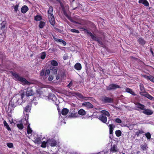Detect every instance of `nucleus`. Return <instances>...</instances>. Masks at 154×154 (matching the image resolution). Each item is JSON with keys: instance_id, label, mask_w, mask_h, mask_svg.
Segmentation results:
<instances>
[{"instance_id": "f8f14e48", "label": "nucleus", "mask_w": 154, "mask_h": 154, "mask_svg": "<svg viewBox=\"0 0 154 154\" xmlns=\"http://www.w3.org/2000/svg\"><path fill=\"white\" fill-rule=\"evenodd\" d=\"M140 94L141 95L144 96L150 100H152L153 98L152 96L146 93H143V92H141Z\"/></svg>"}, {"instance_id": "de8ad7c7", "label": "nucleus", "mask_w": 154, "mask_h": 154, "mask_svg": "<svg viewBox=\"0 0 154 154\" xmlns=\"http://www.w3.org/2000/svg\"><path fill=\"white\" fill-rule=\"evenodd\" d=\"M57 70L56 69H54L52 71L51 73L53 74H55L57 73Z\"/></svg>"}, {"instance_id": "2f4dec72", "label": "nucleus", "mask_w": 154, "mask_h": 154, "mask_svg": "<svg viewBox=\"0 0 154 154\" xmlns=\"http://www.w3.org/2000/svg\"><path fill=\"white\" fill-rule=\"evenodd\" d=\"M45 23L44 22L41 21L40 23L39 27L40 28H42L45 26Z\"/></svg>"}, {"instance_id": "423d86ee", "label": "nucleus", "mask_w": 154, "mask_h": 154, "mask_svg": "<svg viewBox=\"0 0 154 154\" xmlns=\"http://www.w3.org/2000/svg\"><path fill=\"white\" fill-rule=\"evenodd\" d=\"M34 94V93L31 88L29 87L27 88L26 93V96L28 97L33 95Z\"/></svg>"}, {"instance_id": "f3484780", "label": "nucleus", "mask_w": 154, "mask_h": 154, "mask_svg": "<svg viewBox=\"0 0 154 154\" xmlns=\"http://www.w3.org/2000/svg\"><path fill=\"white\" fill-rule=\"evenodd\" d=\"M109 133L110 134H112L113 130L115 127V126L113 124H110L109 125Z\"/></svg>"}, {"instance_id": "7c9ffc66", "label": "nucleus", "mask_w": 154, "mask_h": 154, "mask_svg": "<svg viewBox=\"0 0 154 154\" xmlns=\"http://www.w3.org/2000/svg\"><path fill=\"white\" fill-rule=\"evenodd\" d=\"M51 64L52 65L55 66H57L58 65V63L55 60H52L51 62Z\"/></svg>"}, {"instance_id": "79ce46f5", "label": "nucleus", "mask_w": 154, "mask_h": 154, "mask_svg": "<svg viewBox=\"0 0 154 154\" xmlns=\"http://www.w3.org/2000/svg\"><path fill=\"white\" fill-rule=\"evenodd\" d=\"M70 31L72 32L76 33H78L79 32V31L78 30H76V29H70Z\"/></svg>"}, {"instance_id": "c85d7f7f", "label": "nucleus", "mask_w": 154, "mask_h": 154, "mask_svg": "<svg viewBox=\"0 0 154 154\" xmlns=\"http://www.w3.org/2000/svg\"><path fill=\"white\" fill-rule=\"evenodd\" d=\"M101 112L102 114L107 116H110L109 113L108 111H106L103 110L101 111Z\"/></svg>"}, {"instance_id": "bf43d9fd", "label": "nucleus", "mask_w": 154, "mask_h": 154, "mask_svg": "<svg viewBox=\"0 0 154 154\" xmlns=\"http://www.w3.org/2000/svg\"><path fill=\"white\" fill-rule=\"evenodd\" d=\"M143 77L144 78H145V79H149V76H147V75H143Z\"/></svg>"}, {"instance_id": "864d4df0", "label": "nucleus", "mask_w": 154, "mask_h": 154, "mask_svg": "<svg viewBox=\"0 0 154 154\" xmlns=\"http://www.w3.org/2000/svg\"><path fill=\"white\" fill-rule=\"evenodd\" d=\"M50 70L49 69H47L46 70V72H45V74L46 75H49L50 73Z\"/></svg>"}, {"instance_id": "9b49d317", "label": "nucleus", "mask_w": 154, "mask_h": 154, "mask_svg": "<svg viewBox=\"0 0 154 154\" xmlns=\"http://www.w3.org/2000/svg\"><path fill=\"white\" fill-rule=\"evenodd\" d=\"M135 104L136 105V107L137 108L140 109L142 110H143L145 108V106L144 105L139 103H135Z\"/></svg>"}, {"instance_id": "69168bd1", "label": "nucleus", "mask_w": 154, "mask_h": 154, "mask_svg": "<svg viewBox=\"0 0 154 154\" xmlns=\"http://www.w3.org/2000/svg\"><path fill=\"white\" fill-rule=\"evenodd\" d=\"M77 8V7L75 8H73V10H75V9H76V8Z\"/></svg>"}, {"instance_id": "4c0bfd02", "label": "nucleus", "mask_w": 154, "mask_h": 154, "mask_svg": "<svg viewBox=\"0 0 154 154\" xmlns=\"http://www.w3.org/2000/svg\"><path fill=\"white\" fill-rule=\"evenodd\" d=\"M34 19H42V16L40 15H37L35 17Z\"/></svg>"}, {"instance_id": "f257e3e1", "label": "nucleus", "mask_w": 154, "mask_h": 154, "mask_svg": "<svg viewBox=\"0 0 154 154\" xmlns=\"http://www.w3.org/2000/svg\"><path fill=\"white\" fill-rule=\"evenodd\" d=\"M24 96L23 93L17 95L14 97L10 102V105L12 107L14 108L20 104L19 101L22 99Z\"/></svg>"}, {"instance_id": "6e6d98bb", "label": "nucleus", "mask_w": 154, "mask_h": 154, "mask_svg": "<svg viewBox=\"0 0 154 154\" xmlns=\"http://www.w3.org/2000/svg\"><path fill=\"white\" fill-rule=\"evenodd\" d=\"M40 75L41 76H43L44 74V70H42L40 72Z\"/></svg>"}, {"instance_id": "b1692460", "label": "nucleus", "mask_w": 154, "mask_h": 154, "mask_svg": "<svg viewBox=\"0 0 154 154\" xmlns=\"http://www.w3.org/2000/svg\"><path fill=\"white\" fill-rule=\"evenodd\" d=\"M104 101L106 102L111 103L112 102V100L111 98L106 97L104 98Z\"/></svg>"}, {"instance_id": "e433bc0d", "label": "nucleus", "mask_w": 154, "mask_h": 154, "mask_svg": "<svg viewBox=\"0 0 154 154\" xmlns=\"http://www.w3.org/2000/svg\"><path fill=\"white\" fill-rule=\"evenodd\" d=\"M140 90L142 91L143 92L144 91V88L143 85L142 84H140Z\"/></svg>"}, {"instance_id": "13d9d810", "label": "nucleus", "mask_w": 154, "mask_h": 154, "mask_svg": "<svg viewBox=\"0 0 154 154\" xmlns=\"http://www.w3.org/2000/svg\"><path fill=\"white\" fill-rule=\"evenodd\" d=\"M54 39L57 42H58L59 41L60 39L57 37H54Z\"/></svg>"}, {"instance_id": "a18cd8bd", "label": "nucleus", "mask_w": 154, "mask_h": 154, "mask_svg": "<svg viewBox=\"0 0 154 154\" xmlns=\"http://www.w3.org/2000/svg\"><path fill=\"white\" fill-rule=\"evenodd\" d=\"M148 79L154 83V77L153 76L151 75H149V78Z\"/></svg>"}, {"instance_id": "0e129e2a", "label": "nucleus", "mask_w": 154, "mask_h": 154, "mask_svg": "<svg viewBox=\"0 0 154 154\" xmlns=\"http://www.w3.org/2000/svg\"><path fill=\"white\" fill-rule=\"evenodd\" d=\"M57 31L60 32H61V30L59 29H57Z\"/></svg>"}, {"instance_id": "1a4fd4ad", "label": "nucleus", "mask_w": 154, "mask_h": 154, "mask_svg": "<svg viewBox=\"0 0 154 154\" xmlns=\"http://www.w3.org/2000/svg\"><path fill=\"white\" fill-rule=\"evenodd\" d=\"M143 113L146 115H150L153 113V112L151 110L149 109L144 108L143 111Z\"/></svg>"}, {"instance_id": "338daca9", "label": "nucleus", "mask_w": 154, "mask_h": 154, "mask_svg": "<svg viewBox=\"0 0 154 154\" xmlns=\"http://www.w3.org/2000/svg\"><path fill=\"white\" fill-rule=\"evenodd\" d=\"M139 152H137V154H138V153H139Z\"/></svg>"}, {"instance_id": "72a5a7b5", "label": "nucleus", "mask_w": 154, "mask_h": 154, "mask_svg": "<svg viewBox=\"0 0 154 154\" xmlns=\"http://www.w3.org/2000/svg\"><path fill=\"white\" fill-rule=\"evenodd\" d=\"M48 144L47 141H43L42 143L41 147L43 148H45L47 144Z\"/></svg>"}, {"instance_id": "052dcab7", "label": "nucleus", "mask_w": 154, "mask_h": 154, "mask_svg": "<svg viewBox=\"0 0 154 154\" xmlns=\"http://www.w3.org/2000/svg\"><path fill=\"white\" fill-rule=\"evenodd\" d=\"M47 76L46 75V74H45L43 78L45 80L47 79Z\"/></svg>"}, {"instance_id": "5fc2aeb1", "label": "nucleus", "mask_w": 154, "mask_h": 154, "mask_svg": "<svg viewBox=\"0 0 154 154\" xmlns=\"http://www.w3.org/2000/svg\"><path fill=\"white\" fill-rule=\"evenodd\" d=\"M72 85V82L71 81L70 82V83L67 85V87H68L69 88H70V87Z\"/></svg>"}, {"instance_id": "393cba45", "label": "nucleus", "mask_w": 154, "mask_h": 154, "mask_svg": "<svg viewBox=\"0 0 154 154\" xmlns=\"http://www.w3.org/2000/svg\"><path fill=\"white\" fill-rule=\"evenodd\" d=\"M110 150L112 152H116L117 151L116 147L115 145H114L111 146Z\"/></svg>"}, {"instance_id": "3c124183", "label": "nucleus", "mask_w": 154, "mask_h": 154, "mask_svg": "<svg viewBox=\"0 0 154 154\" xmlns=\"http://www.w3.org/2000/svg\"><path fill=\"white\" fill-rule=\"evenodd\" d=\"M18 5H16L15 7H14V11H15L17 12V11L18 10Z\"/></svg>"}, {"instance_id": "39448f33", "label": "nucleus", "mask_w": 154, "mask_h": 154, "mask_svg": "<svg viewBox=\"0 0 154 154\" xmlns=\"http://www.w3.org/2000/svg\"><path fill=\"white\" fill-rule=\"evenodd\" d=\"M120 88V87L119 85L116 84H112L108 86H107L106 90L110 91L112 90H115L116 88Z\"/></svg>"}, {"instance_id": "4be33fe9", "label": "nucleus", "mask_w": 154, "mask_h": 154, "mask_svg": "<svg viewBox=\"0 0 154 154\" xmlns=\"http://www.w3.org/2000/svg\"><path fill=\"white\" fill-rule=\"evenodd\" d=\"M78 113L81 115H84L86 114L85 111L82 109H81L78 112Z\"/></svg>"}, {"instance_id": "4d7b16f0", "label": "nucleus", "mask_w": 154, "mask_h": 154, "mask_svg": "<svg viewBox=\"0 0 154 154\" xmlns=\"http://www.w3.org/2000/svg\"><path fill=\"white\" fill-rule=\"evenodd\" d=\"M71 20V22L74 23H75L76 24H81V23H79L78 22H76L75 21H74V20Z\"/></svg>"}, {"instance_id": "f03ea898", "label": "nucleus", "mask_w": 154, "mask_h": 154, "mask_svg": "<svg viewBox=\"0 0 154 154\" xmlns=\"http://www.w3.org/2000/svg\"><path fill=\"white\" fill-rule=\"evenodd\" d=\"M12 74L14 77L13 79L16 81H18L22 83L23 85H30V83L28 82L25 78L20 76L16 72L12 73Z\"/></svg>"}, {"instance_id": "e2e57ef3", "label": "nucleus", "mask_w": 154, "mask_h": 154, "mask_svg": "<svg viewBox=\"0 0 154 154\" xmlns=\"http://www.w3.org/2000/svg\"><path fill=\"white\" fill-rule=\"evenodd\" d=\"M59 78H60V77L59 76H58V75L56 77V79L57 80H58L59 79Z\"/></svg>"}, {"instance_id": "aec40b11", "label": "nucleus", "mask_w": 154, "mask_h": 154, "mask_svg": "<svg viewBox=\"0 0 154 154\" xmlns=\"http://www.w3.org/2000/svg\"><path fill=\"white\" fill-rule=\"evenodd\" d=\"M75 94L80 99H84L86 98V97H84L81 94L79 93H75Z\"/></svg>"}, {"instance_id": "ddd939ff", "label": "nucleus", "mask_w": 154, "mask_h": 154, "mask_svg": "<svg viewBox=\"0 0 154 154\" xmlns=\"http://www.w3.org/2000/svg\"><path fill=\"white\" fill-rule=\"evenodd\" d=\"M138 2L139 3H141L146 6H148L149 4L146 0H139Z\"/></svg>"}, {"instance_id": "58836bf2", "label": "nucleus", "mask_w": 154, "mask_h": 154, "mask_svg": "<svg viewBox=\"0 0 154 154\" xmlns=\"http://www.w3.org/2000/svg\"><path fill=\"white\" fill-rule=\"evenodd\" d=\"M146 147L147 146L146 144L141 145V148L143 150H146Z\"/></svg>"}, {"instance_id": "473e14b6", "label": "nucleus", "mask_w": 154, "mask_h": 154, "mask_svg": "<svg viewBox=\"0 0 154 154\" xmlns=\"http://www.w3.org/2000/svg\"><path fill=\"white\" fill-rule=\"evenodd\" d=\"M27 133L28 134H31L32 132L31 128H30V124L28 125L27 126Z\"/></svg>"}, {"instance_id": "9d476101", "label": "nucleus", "mask_w": 154, "mask_h": 154, "mask_svg": "<svg viewBox=\"0 0 154 154\" xmlns=\"http://www.w3.org/2000/svg\"><path fill=\"white\" fill-rule=\"evenodd\" d=\"M82 106H85L88 108H93V106L89 102H85L82 103Z\"/></svg>"}, {"instance_id": "cd10ccee", "label": "nucleus", "mask_w": 154, "mask_h": 154, "mask_svg": "<svg viewBox=\"0 0 154 154\" xmlns=\"http://www.w3.org/2000/svg\"><path fill=\"white\" fill-rule=\"evenodd\" d=\"M126 92L129 93L132 95H134L135 94L134 92L132 91L131 89L129 88H127L126 89Z\"/></svg>"}, {"instance_id": "a211bd4d", "label": "nucleus", "mask_w": 154, "mask_h": 154, "mask_svg": "<svg viewBox=\"0 0 154 154\" xmlns=\"http://www.w3.org/2000/svg\"><path fill=\"white\" fill-rule=\"evenodd\" d=\"M3 124L4 126L7 129V130L9 131H11V129L9 127L7 123L6 122L5 120H4L3 122Z\"/></svg>"}, {"instance_id": "5701e85b", "label": "nucleus", "mask_w": 154, "mask_h": 154, "mask_svg": "<svg viewBox=\"0 0 154 154\" xmlns=\"http://www.w3.org/2000/svg\"><path fill=\"white\" fill-rule=\"evenodd\" d=\"M30 109L31 107L29 106L28 105L27 106H26L24 108V113L25 114V112H30Z\"/></svg>"}, {"instance_id": "603ef678", "label": "nucleus", "mask_w": 154, "mask_h": 154, "mask_svg": "<svg viewBox=\"0 0 154 154\" xmlns=\"http://www.w3.org/2000/svg\"><path fill=\"white\" fill-rule=\"evenodd\" d=\"M48 80L51 81L53 79V77L52 75H50L48 77Z\"/></svg>"}, {"instance_id": "6e6552de", "label": "nucleus", "mask_w": 154, "mask_h": 154, "mask_svg": "<svg viewBox=\"0 0 154 154\" xmlns=\"http://www.w3.org/2000/svg\"><path fill=\"white\" fill-rule=\"evenodd\" d=\"M98 119L104 123H106L107 121V117L103 114L101 115L98 117Z\"/></svg>"}, {"instance_id": "a19ab883", "label": "nucleus", "mask_w": 154, "mask_h": 154, "mask_svg": "<svg viewBox=\"0 0 154 154\" xmlns=\"http://www.w3.org/2000/svg\"><path fill=\"white\" fill-rule=\"evenodd\" d=\"M145 136L148 139H150L151 138V134L149 132H147L145 134Z\"/></svg>"}, {"instance_id": "0eeeda50", "label": "nucleus", "mask_w": 154, "mask_h": 154, "mask_svg": "<svg viewBox=\"0 0 154 154\" xmlns=\"http://www.w3.org/2000/svg\"><path fill=\"white\" fill-rule=\"evenodd\" d=\"M48 145H50L52 147L56 146L57 145V142L53 139H49L47 140Z\"/></svg>"}, {"instance_id": "6ab92c4d", "label": "nucleus", "mask_w": 154, "mask_h": 154, "mask_svg": "<svg viewBox=\"0 0 154 154\" xmlns=\"http://www.w3.org/2000/svg\"><path fill=\"white\" fill-rule=\"evenodd\" d=\"M92 39L95 41H97V42L99 43L100 44H102V42L97 38L95 36L92 35L91 36Z\"/></svg>"}, {"instance_id": "c9c22d12", "label": "nucleus", "mask_w": 154, "mask_h": 154, "mask_svg": "<svg viewBox=\"0 0 154 154\" xmlns=\"http://www.w3.org/2000/svg\"><path fill=\"white\" fill-rule=\"evenodd\" d=\"M144 133V132L142 130H139L138 131H137L136 133V134L138 136L140 134H141L143 133Z\"/></svg>"}, {"instance_id": "bb28decb", "label": "nucleus", "mask_w": 154, "mask_h": 154, "mask_svg": "<svg viewBox=\"0 0 154 154\" xmlns=\"http://www.w3.org/2000/svg\"><path fill=\"white\" fill-rule=\"evenodd\" d=\"M17 125V127L20 130L24 128L23 124L21 123H18Z\"/></svg>"}, {"instance_id": "20e7f679", "label": "nucleus", "mask_w": 154, "mask_h": 154, "mask_svg": "<svg viewBox=\"0 0 154 154\" xmlns=\"http://www.w3.org/2000/svg\"><path fill=\"white\" fill-rule=\"evenodd\" d=\"M53 9L51 6L49 7V9L48 11V17L49 19H54V17L52 14Z\"/></svg>"}, {"instance_id": "dca6fc26", "label": "nucleus", "mask_w": 154, "mask_h": 154, "mask_svg": "<svg viewBox=\"0 0 154 154\" xmlns=\"http://www.w3.org/2000/svg\"><path fill=\"white\" fill-rule=\"evenodd\" d=\"M69 112V110L67 108H63L62 110V114L63 116L66 115Z\"/></svg>"}, {"instance_id": "49530a36", "label": "nucleus", "mask_w": 154, "mask_h": 154, "mask_svg": "<svg viewBox=\"0 0 154 154\" xmlns=\"http://www.w3.org/2000/svg\"><path fill=\"white\" fill-rule=\"evenodd\" d=\"M5 24H6V23L5 22V21H3V23L1 24L2 25V29H3L5 28Z\"/></svg>"}, {"instance_id": "7ed1b4c3", "label": "nucleus", "mask_w": 154, "mask_h": 154, "mask_svg": "<svg viewBox=\"0 0 154 154\" xmlns=\"http://www.w3.org/2000/svg\"><path fill=\"white\" fill-rule=\"evenodd\" d=\"M62 10L63 13V14L64 16L66 17L65 18L69 19L70 16L69 14L67 13V11L68 10V7L67 6H66L65 7H64L63 6H61Z\"/></svg>"}, {"instance_id": "412c9836", "label": "nucleus", "mask_w": 154, "mask_h": 154, "mask_svg": "<svg viewBox=\"0 0 154 154\" xmlns=\"http://www.w3.org/2000/svg\"><path fill=\"white\" fill-rule=\"evenodd\" d=\"M78 117V115L76 113H71L68 116L69 118H76Z\"/></svg>"}, {"instance_id": "c756f323", "label": "nucleus", "mask_w": 154, "mask_h": 154, "mask_svg": "<svg viewBox=\"0 0 154 154\" xmlns=\"http://www.w3.org/2000/svg\"><path fill=\"white\" fill-rule=\"evenodd\" d=\"M138 41L142 45H144L145 43V41L141 38H140L139 39Z\"/></svg>"}, {"instance_id": "2eb2a0df", "label": "nucleus", "mask_w": 154, "mask_h": 154, "mask_svg": "<svg viewBox=\"0 0 154 154\" xmlns=\"http://www.w3.org/2000/svg\"><path fill=\"white\" fill-rule=\"evenodd\" d=\"M28 10V7L26 5H24L21 8V12L23 13H25Z\"/></svg>"}, {"instance_id": "f704fd0d", "label": "nucleus", "mask_w": 154, "mask_h": 154, "mask_svg": "<svg viewBox=\"0 0 154 154\" xmlns=\"http://www.w3.org/2000/svg\"><path fill=\"white\" fill-rule=\"evenodd\" d=\"M46 56V53L45 52H43L41 54V58L43 59L45 58Z\"/></svg>"}, {"instance_id": "09e8293b", "label": "nucleus", "mask_w": 154, "mask_h": 154, "mask_svg": "<svg viewBox=\"0 0 154 154\" xmlns=\"http://www.w3.org/2000/svg\"><path fill=\"white\" fill-rule=\"evenodd\" d=\"M50 22L51 25L53 26L55 23V20H50Z\"/></svg>"}, {"instance_id": "37998d69", "label": "nucleus", "mask_w": 154, "mask_h": 154, "mask_svg": "<svg viewBox=\"0 0 154 154\" xmlns=\"http://www.w3.org/2000/svg\"><path fill=\"white\" fill-rule=\"evenodd\" d=\"M7 146L9 148H12L13 146V144L11 143H8L7 144Z\"/></svg>"}, {"instance_id": "8fccbe9b", "label": "nucleus", "mask_w": 154, "mask_h": 154, "mask_svg": "<svg viewBox=\"0 0 154 154\" xmlns=\"http://www.w3.org/2000/svg\"><path fill=\"white\" fill-rule=\"evenodd\" d=\"M115 121L116 122L119 123H120L122 122V121L121 119L119 118H117L115 120Z\"/></svg>"}, {"instance_id": "680f3d73", "label": "nucleus", "mask_w": 154, "mask_h": 154, "mask_svg": "<svg viewBox=\"0 0 154 154\" xmlns=\"http://www.w3.org/2000/svg\"><path fill=\"white\" fill-rule=\"evenodd\" d=\"M28 117H29L28 114H26V118H25L26 119H28Z\"/></svg>"}, {"instance_id": "774afa93", "label": "nucleus", "mask_w": 154, "mask_h": 154, "mask_svg": "<svg viewBox=\"0 0 154 154\" xmlns=\"http://www.w3.org/2000/svg\"><path fill=\"white\" fill-rule=\"evenodd\" d=\"M34 99H33V101H32V103H33V102L34 101Z\"/></svg>"}, {"instance_id": "ea45409f", "label": "nucleus", "mask_w": 154, "mask_h": 154, "mask_svg": "<svg viewBox=\"0 0 154 154\" xmlns=\"http://www.w3.org/2000/svg\"><path fill=\"white\" fill-rule=\"evenodd\" d=\"M58 42L60 43H62L64 46H65L66 45V42L62 39H60Z\"/></svg>"}, {"instance_id": "4468645a", "label": "nucleus", "mask_w": 154, "mask_h": 154, "mask_svg": "<svg viewBox=\"0 0 154 154\" xmlns=\"http://www.w3.org/2000/svg\"><path fill=\"white\" fill-rule=\"evenodd\" d=\"M74 68L78 70H80L82 69L81 65L79 63H78L75 65Z\"/></svg>"}, {"instance_id": "a878e982", "label": "nucleus", "mask_w": 154, "mask_h": 154, "mask_svg": "<svg viewBox=\"0 0 154 154\" xmlns=\"http://www.w3.org/2000/svg\"><path fill=\"white\" fill-rule=\"evenodd\" d=\"M115 134L117 137H119L121 135L122 132L120 130H118L115 131Z\"/></svg>"}, {"instance_id": "c03bdc74", "label": "nucleus", "mask_w": 154, "mask_h": 154, "mask_svg": "<svg viewBox=\"0 0 154 154\" xmlns=\"http://www.w3.org/2000/svg\"><path fill=\"white\" fill-rule=\"evenodd\" d=\"M84 30L90 36L93 35L91 32L88 31L87 29H84Z\"/></svg>"}]
</instances>
